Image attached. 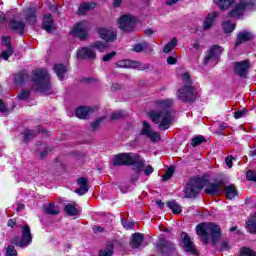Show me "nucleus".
<instances>
[{
  "label": "nucleus",
  "mask_w": 256,
  "mask_h": 256,
  "mask_svg": "<svg viewBox=\"0 0 256 256\" xmlns=\"http://www.w3.org/2000/svg\"><path fill=\"white\" fill-rule=\"evenodd\" d=\"M175 101L173 99L159 100L156 102V107L159 110H153L149 113V117L153 123L158 125L161 131L169 129L175 121V112L171 110Z\"/></svg>",
  "instance_id": "obj_1"
},
{
  "label": "nucleus",
  "mask_w": 256,
  "mask_h": 256,
  "mask_svg": "<svg viewBox=\"0 0 256 256\" xmlns=\"http://www.w3.org/2000/svg\"><path fill=\"white\" fill-rule=\"evenodd\" d=\"M113 165H133L135 168L131 181L135 182L139 179V175H141V171L145 167V160L137 153H122L114 157Z\"/></svg>",
  "instance_id": "obj_2"
},
{
  "label": "nucleus",
  "mask_w": 256,
  "mask_h": 256,
  "mask_svg": "<svg viewBox=\"0 0 256 256\" xmlns=\"http://www.w3.org/2000/svg\"><path fill=\"white\" fill-rule=\"evenodd\" d=\"M181 81L183 86L176 92L177 99L183 103H193L197 99V90L193 87V81H191L189 72L181 74Z\"/></svg>",
  "instance_id": "obj_3"
},
{
  "label": "nucleus",
  "mask_w": 256,
  "mask_h": 256,
  "mask_svg": "<svg viewBox=\"0 0 256 256\" xmlns=\"http://www.w3.org/2000/svg\"><path fill=\"white\" fill-rule=\"evenodd\" d=\"M32 87L39 93H45V95H51V81L49 73L45 69H37L32 74Z\"/></svg>",
  "instance_id": "obj_4"
},
{
  "label": "nucleus",
  "mask_w": 256,
  "mask_h": 256,
  "mask_svg": "<svg viewBox=\"0 0 256 256\" xmlns=\"http://www.w3.org/2000/svg\"><path fill=\"white\" fill-rule=\"evenodd\" d=\"M196 233L201 237L203 243H209V238H212V245H217V241L221 238L219 226L214 223H201L196 226Z\"/></svg>",
  "instance_id": "obj_5"
},
{
  "label": "nucleus",
  "mask_w": 256,
  "mask_h": 256,
  "mask_svg": "<svg viewBox=\"0 0 256 256\" xmlns=\"http://www.w3.org/2000/svg\"><path fill=\"white\" fill-rule=\"evenodd\" d=\"M205 185V181L201 178H193L191 179L187 184L185 188V197L193 198L197 197L203 190V187Z\"/></svg>",
  "instance_id": "obj_6"
},
{
  "label": "nucleus",
  "mask_w": 256,
  "mask_h": 256,
  "mask_svg": "<svg viewBox=\"0 0 256 256\" xmlns=\"http://www.w3.org/2000/svg\"><path fill=\"white\" fill-rule=\"evenodd\" d=\"M223 53V48L219 45H214L208 51V54L204 58V65H210V67H215L221 59V54Z\"/></svg>",
  "instance_id": "obj_7"
},
{
  "label": "nucleus",
  "mask_w": 256,
  "mask_h": 256,
  "mask_svg": "<svg viewBox=\"0 0 256 256\" xmlns=\"http://www.w3.org/2000/svg\"><path fill=\"white\" fill-rule=\"evenodd\" d=\"M245 9H256V0H240V2L236 5L235 9L230 12V17H234V19H239Z\"/></svg>",
  "instance_id": "obj_8"
},
{
  "label": "nucleus",
  "mask_w": 256,
  "mask_h": 256,
  "mask_svg": "<svg viewBox=\"0 0 256 256\" xmlns=\"http://www.w3.org/2000/svg\"><path fill=\"white\" fill-rule=\"evenodd\" d=\"M116 66L119 67V69H137L138 71H147V69H151L149 64L129 59L118 61Z\"/></svg>",
  "instance_id": "obj_9"
},
{
  "label": "nucleus",
  "mask_w": 256,
  "mask_h": 256,
  "mask_svg": "<svg viewBox=\"0 0 256 256\" xmlns=\"http://www.w3.org/2000/svg\"><path fill=\"white\" fill-rule=\"evenodd\" d=\"M33 241V236L31 235V228L28 225L22 226V238L21 239H14L12 243L21 247L22 249L30 245Z\"/></svg>",
  "instance_id": "obj_10"
},
{
  "label": "nucleus",
  "mask_w": 256,
  "mask_h": 256,
  "mask_svg": "<svg viewBox=\"0 0 256 256\" xmlns=\"http://www.w3.org/2000/svg\"><path fill=\"white\" fill-rule=\"evenodd\" d=\"M137 23V18L131 14H126L118 19V27L121 31H133V27Z\"/></svg>",
  "instance_id": "obj_11"
},
{
  "label": "nucleus",
  "mask_w": 256,
  "mask_h": 256,
  "mask_svg": "<svg viewBox=\"0 0 256 256\" xmlns=\"http://www.w3.org/2000/svg\"><path fill=\"white\" fill-rule=\"evenodd\" d=\"M140 135H145V137H148V139H150L152 143H157V141H161V134L154 131L153 128H151V124H149L147 121L142 122V129Z\"/></svg>",
  "instance_id": "obj_12"
},
{
  "label": "nucleus",
  "mask_w": 256,
  "mask_h": 256,
  "mask_svg": "<svg viewBox=\"0 0 256 256\" xmlns=\"http://www.w3.org/2000/svg\"><path fill=\"white\" fill-rule=\"evenodd\" d=\"M91 29V25L87 21H82L76 24L71 33L74 37H78V39H87V31Z\"/></svg>",
  "instance_id": "obj_13"
},
{
  "label": "nucleus",
  "mask_w": 256,
  "mask_h": 256,
  "mask_svg": "<svg viewBox=\"0 0 256 256\" xmlns=\"http://www.w3.org/2000/svg\"><path fill=\"white\" fill-rule=\"evenodd\" d=\"M249 69H251L249 60H242L234 63V73L243 79H246Z\"/></svg>",
  "instance_id": "obj_14"
},
{
  "label": "nucleus",
  "mask_w": 256,
  "mask_h": 256,
  "mask_svg": "<svg viewBox=\"0 0 256 256\" xmlns=\"http://www.w3.org/2000/svg\"><path fill=\"white\" fill-rule=\"evenodd\" d=\"M98 35L101 37V39H104V41L113 43V41L117 39V30L113 28H99Z\"/></svg>",
  "instance_id": "obj_15"
},
{
  "label": "nucleus",
  "mask_w": 256,
  "mask_h": 256,
  "mask_svg": "<svg viewBox=\"0 0 256 256\" xmlns=\"http://www.w3.org/2000/svg\"><path fill=\"white\" fill-rule=\"evenodd\" d=\"M181 241L183 243L184 250L186 253H191V255H197V249H195V245L193 241H191V237L186 232L181 234Z\"/></svg>",
  "instance_id": "obj_16"
},
{
  "label": "nucleus",
  "mask_w": 256,
  "mask_h": 256,
  "mask_svg": "<svg viewBox=\"0 0 256 256\" xmlns=\"http://www.w3.org/2000/svg\"><path fill=\"white\" fill-rule=\"evenodd\" d=\"M2 45H4L6 47V50H4L1 54L2 59H4V61H7V59H9L11 57V55H13V46H11V37L9 36H3L2 37Z\"/></svg>",
  "instance_id": "obj_17"
},
{
  "label": "nucleus",
  "mask_w": 256,
  "mask_h": 256,
  "mask_svg": "<svg viewBox=\"0 0 256 256\" xmlns=\"http://www.w3.org/2000/svg\"><path fill=\"white\" fill-rule=\"evenodd\" d=\"M77 57L78 59L93 60L97 58V53H95V50H93L92 47H83L78 50Z\"/></svg>",
  "instance_id": "obj_18"
},
{
  "label": "nucleus",
  "mask_w": 256,
  "mask_h": 256,
  "mask_svg": "<svg viewBox=\"0 0 256 256\" xmlns=\"http://www.w3.org/2000/svg\"><path fill=\"white\" fill-rule=\"evenodd\" d=\"M24 19L28 25H35L37 23V10L33 7L24 10Z\"/></svg>",
  "instance_id": "obj_19"
},
{
  "label": "nucleus",
  "mask_w": 256,
  "mask_h": 256,
  "mask_svg": "<svg viewBox=\"0 0 256 256\" xmlns=\"http://www.w3.org/2000/svg\"><path fill=\"white\" fill-rule=\"evenodd\" d=\"M251 39H253V33L246 30L241 31L237 35L235 47H239V45L247 43V41H251Z\"/></svg>",
  "instance_id": "obj_20"
},
{
  "label": "nucleus",
  "mask_w": 256,
  "mask_h": 256,
  "mask_svg": "<svg viewBox=\"0 0 256 256\" xmlns=\"http://www.w3.org/2000/svg\"><path fill=\"white\" fill-rule=\"evenodd\" d=\"M9 27L14 33L22 34L25 31V22L12 18L9 23Z\"/></svg>",
  "instance_id": "obj_21"
},
{
  "label": "nucleus",
  "mask_w": 256,
  "mask_h": 256,
  "mask_svg": "<svg viewBox=\"0 0 256 256\" xmlns=\"http://www.w3.org/2000/svg\"><path fill=\"white\" fill-rule=\"evenodd\" d=\"M89 181L87 178H79L77 180V184L79 185V188L76 189L74 192L77 193V195H85L89 191Z\"/></svg>",
  "instance_id": "obj_22"
},
{
  "label": "nucleus",
  "mask_w": 256,
  "mask_h": 256,
  "mask_svg": "<svg viewBox=\"0 0 256 256\" xmlns=\"http://www.w3.org/2000/svg\"><path fill=\"white\" fill-rule=\"evenodd\" d=\"M93 111V108L89 106H80L76 109V116L78 119H87V116L91 115Z\"/></svg>",
  "instance_id": "obj_23"
},
{
  "label": "nucleus",
  "mask_w": 256,
  "mask_h": 256,
  "mask_svg": "<svg viewBox=\"0 0 256 256\" xmlns=\"http://www.w3.org/2000/svg\"><path fill=\"white\" fill-rule=\"evenodd\" d=\"M64 211L67 213V215H69L70 217H75V215H79L81 213V211L79 210V208L77 207V203L72 202L70 204H67L64 207Z\"/></svg>",
  "instance_id": "obj_24"
},
{
  "label": "nucleus",
  "mask_w": 256,
  "mask_h": 256,
  "mask_svg": "<svg viewBox=\"0 0 256 256\" xmlns=\"http://www.w3.org/2000/svg\"><path fill=\"white\" fill-rule=\"evenodd\" d=\"M221 191V184L210 182L206 185L205 192L207 195H217Z\"/></svg>",
  "instance_id": "obj_25"
},
{
  "label": "nucleus",
  "mask_w": 256,
  "mask_h": 256,
  "mask_svg": "<svg viewBox=\"0 0 256 256\" xmlns=\"http://www.w3.org/2000/svg\"><path fill=\"white\" fill-rule=\"evenodd\" d=\"M218 16H219V13L217 12H212L208 14L206 19L204 20L203 28L211 29V27H213V23H215V19H217Z\"/></svg>",
  "instance_id": "obj_26"
},
{
  "label": "nucleus",
  "mask_w": 256,
  "mask_h": 256,
  "mask_svg": "<svg viewBox=\"0 0 256 256\" xmlns=\"http://www.w3.org/2000/svg\"><path fill=\"white\" fill-rule=\"evenodd\" d=\"M53 25V17L51 16V14H46L44 16L42 28L44 29V31H47V33H51V31H53Z\"/></svg>",
  "instance_id": "obj_27"
},
{
  "label": "nucleus",
  "mask_w": 256,
  "mask_h": 256,
  "mask_svg": "<svg viewBox=\"0 0 256 256\" xmlns=\"http://www.w3.org/2000/svg\"><path fill=\"white\" fill-rule=\"evenodd\" d=\"M54 72L56 73L58 79L63 81V79H65V74L67 73V67H65L63 64H56L54 66Z\"/></svg>",
  "instance_id": "obj_28"
},
{
  "label": "nucleus",
  "mask_w": 256,
  "mask_h": 256,
  "mask_svg": "<svg viewBox=\"0 0 256 256\" xmlns=\"http://www.w3.org/2000/svg\"><path fill=\"white\" fill-rule=\"evenodd\" d=\"M143 243V234L135 233L132 236L131 247L133 249H139Z\"/></svg>",
  "instance_id": "obj_29"
},
{
  "label": "nucleus",
  "mask_w": 256,
  "mask_h": 256,
  "mask_svg": "<svg viewBox=\"0 0 256 256\" xmlns=\"http://www.w3.org/2000/svg\"><path fill=\"white\" fill-rule=\"evenodd\" d=\"M214 3L221 9V11H227V9L233 5L234 0H214Z\"/></svg>",
  "instance_id": "obj_30"
},
{
  "label": "nucleus",
  "mask_w": 256,
  "mask_h": 256,
  "mask_svg": "<svg viewBox=\"0 0 256 256\" xmlns=\"http://www.w3.org/2000/svg\"><path fill=\"white\" fill-rule=\"evenodd\" d=\"M224 192L226 194L227 199H235L237 197V189L235 188V185L231 184L229 186H226L224 189Z\"/></svg>",
  "instance_id": "obj_31"
},
{
  "label": "nucleus",
  "mask_w": 256,
  "mask_h": 256,
  "mask_svg": "<svg viewBox=\"0 0 256 256\" xmlns=\"http://www.w3.org/2000/svg\"><path fill=\"white\" fill-rule=\"evenodd\" d=\"M44 212L47 215H59V208L55 204L50 203L44 206Z\"/></svg>",
  "instance_id": "obj_32"
},
{
  "label": "nucleus",
  "mask_w": 256,
  "mask_h": 256,
  "mask_svg": "<svg viewBox=\"0 0 256 256\" xmlns=\"http://www.w3.org/2000/svg\"><path fill=\"white\" fill-rule=\"evenodd\" d=\"M177 43H179V41L174 37L170 42H168L164 46L163 52L164 53H171L173 51V49H175V47H177Z\"/></svg>",
  "instance_id": "obj_33"
},
{
  "label": "nucleus",
  "mask_w": 256,
  "mask_h": 256,
  "mask_svg": "<svg viewBox=\"0 0 256 256\" xmlns=\"http://www.w3.org/2000/svg\"><path fill=\"white\" fill-rule=\"evenodd\" d=\"M27 79H29V75H27V73H19L14 77L16 85H23Z\"/></svg>",
  "instance_id": "obj_34"
},
{
  "label": "nucleus",
  "mask_w": 256,
  "mask_h": 256,
  "mask_svg": "<svg viewBox=\"0 0 256 256\" xmlns=\"http://www.w3.org/2000/svg\"><path fill=\"white\" fill-rule=\"evenodd\" d=\"M167 207H169L172 213H175L176 215H179V213H181V206L175 201L168 202Z\"/></svg>",
  "instance_id": "obj_35"
},
{
  "label": "nucleus",
  "mask_w": 256,
  "mask_h": 256,
  "mask_svg": "<svg viewBox=\"0 0 256 256\" xmlns=\"http://www.w3.org/2000/svg\"><path fill=\"white\" fill-rule=\"evenodd\" d=\"M37 153H39L41 159H43V157H45V155H47V153H49V151H51V149H49L47 147V145L40 143L39 147L36 149Z\"/></svg>",
  "instance_id": "obj_36"
},
{
  "label": "nucleus",
  "mask_w": 256,
  "mask_h": 256,
  "mask_svg": "<svg viewBox=\"0 0 256 256\" xmlns=\"http://www.w3.org/2000/svg\"><path fill=\"white\" fill-rule=\"evenodd\" d=\"M247 229L249 233H256V213L250 220H248Z\"/></svg>",
  "instance_id": "obj_37"
},
{
  "label": "nucleus",
  "mask_w": 256,
  "mask_h": 256,
  "mask_svg": "<svg viewBox=\"0 0 256 256\" xmlns=\"http://www.w3.org/2000/svg\"><path fill=\"white\" fill-rule=\"evenodd\" d=\"M93 7H95V4L84 3V4L80 5V7L78 9V13H79V15H84L86 11H91V9H93Z\"/></svg>",
  "instance_id": "obj_38"
},
{
  "label": "nucleus",
  "mask_w": 256,
  "mask_h": 256,
  "mask_svg": "<svg viewBox=\"0 0 256 256\" xmlns=\"http://www.w3.org/2000/svg\"><path fill=\"white\" fill-rule=\"evenodd\" d=\"M114 246L112 243H108L106 249L100 251V256H111L113 255Z\"/></svg>",
  "instance_id": "obj_39"
},
{
  "label": "nucleus",
  "mask_w": 256,
  "mask_h": 256,
  "mask_svg": "<svg viewBox=\"0 0 256 256\" xmlns=\"http://www.w3.org/2000/svg\"><path fill=\"white\" fill-rule=\"evenodd\" d=\"M222 27L226 33H233V31H235V24L229 21L223 22Z\"/></svg>",
  "instance_id": "obj_40"
},
{
  "label": "nucleus",
  "mask_w": 256,
  "mask_h": 256,
  "mask_svg": "<svg viewBox=\"0 0 256 256\" xmlns=\"http://www.w3.org/2000/svg\"><path fill=\"white\" fill-rule=\"evenodd\" d=\"M91 47L92 49H97V51H105V49H107V44L100 41H96L91 44Z\"/></svg>",
  "instance_id": "obj_41"
},
{
  "label": "nucleus",
  "mask_w": 256,
  "mask_h": 256,
  "mask_svg": "<svg viewBox=\"0 0 256 256\" xmlns=\"http://www.w3.org/2000/svg\"><path fill=\"white\" fill-rule=\"evenodd\" d=\"M147 47H149V44L147 42H142L134 45L133 51H135V53H141V51H145Z\"/></svg>",
  "instance_id": "obj_42"
},
{
  "label": "nucleus",
  "mask_w": 256,
  "mask_h": 256,
  "mask_svg": "<svg viewBox=\"0 0 256 256\" xmlns=\"http://www.w3.org/2000/svg\"><path fill=\"white\" fill-rule=\"evenodd\" d=\"M239 256H256V252L248 247H244L240 250Z\"/></svg>",
  "instance_id": "obj_43"
},
{
  "label": "nucleus",
  "mask_w": 256,
  "mask_h": 256,
  "mask_svg": "<svg viewBox=\"0 0 256 256\" xmlns=\"http://www.w3.org/2000/svg\"><path fill=\"white\" fill-rule=\"evenodd\" d=\"M207 141L205 137L203 136H196L192 139L191 145L192 147H198V145H201L202 143H205Z\"/></svg>",
  "instance_id": "obj_44"
},
{
  "label": "nucleus",
  "mask_w": 256,
  "mask_h": 256,
  "mask_svg": "<svg viewBox=\"0 0 256 256\" xmlns=\"http://www.w3.org/2000/svg\"><path fill=\"white\" fill-rule=\"evenodd\" d=\"M30 95L31 92L29 90H23L18 94L17 99H19L20 101H27Z\"/></svg>",
  "instance_id": "obj_45"
},
{
  "label": "nucleus",
  "mask_w": 256,
  "mask_h": 256,
  "mask_svg": "<svg viewBox=\"0 0 256 256\" xmlns=\"http://www.w3.org/2000/svg\"><path fill=\"white\" fill-rule=\"evenodd\" d=\"M126 115H127V112H125V111H117V112L112 113L111 119L113 121H117V119H123V117H125Z\"/></svg>",
  "instance_id": "obj_46"
},
{
  "label": "nucleus",
  "mask_w": 256,
  "mask_h": 256,
  "mask_svg": "<svg viewBox=\"0 0 256 256\" xmlns=\"http://www.w3.org/2000/svg\"><path fill=\"white\" fill-rule=\"evenodd\" d=\"M175 173V168L174 167H170L167 169L165 175L162 178V181H169V179L171 177H173V174Z\"/></svg>",
  "instance_id": "obj_47"
},
{
  "label": "nucleus",
  "mask_w": 256,
  "mask_h": 256,
  "mask_svg": "<svg viewBox=\"0 0 256 256\" xmlns=\"http://www.w3.org/2000/svg\"><path fill=\"white\" fill-rule=\"evenodd\" d=\"M5 256H17V250L15 249V246L8 245V247L6 248Z\"/></svg>",
  "instance_id": "obj_48"
},
{
  "label": "nucleus",
  "mask_w": 256,
  "mask_h": 256,
  "mask_svg": "<svg viewBox=\"0 0 256 256\" xmlns=\"http://www.w3.org/2000/svg\"><path fill=\"white\" fill-rule=\"evenodd\" d=\"M104 120H105V117H100V118L96 119V121H94L91 124L92 130L95 131L96 129H99V125H101V123H103Z\"/></svg>",
  "instance_id": "obj_49"
},
{
  "label": "nucleus",
  "mask_w": 256,
  "mask_h": 256,
  "mask_svg": "<svg viewBox=\"0 0 256 256\" xmlns=\"http://www.w3.org/2000/svg\"><path fill=\"white\" fill-rule=\"evenodd\" d=\"M36 133L33 130H26L24 131V141H29V139H33Z\"/></svg>",
  "instance_id": "obj_50"
},
{
  "label": "nucleus",
  "mask_w": 256,
  "mask_h": 256,
  "mask_svg": "<svg viewBox=\"0 0 256 256\" xmlns=\"http://www.w3.org/2000/svg\"><path fill=\"white\" fill-rule=\"evenodd\" d=\"M246 179L248 181H256V171L249 170L246 174Z\"/></svg>",
  "instance_id": "obj_51"
},
{
  "label": "nucleus",
  "mask_w": 256,
  "mask_h": 256,
  "mask_svg": "<svg viewBox=\"0 0 256 256\" xmlns=\"http://www.w3.org/2000/svg\"><path fill=\"white\" fill-rule=\"evenodd\" d=\"M122 225L124 229H133V227H135V222L122 220Z\"/></svg>",
  "instance_id": "obj_52"
},
{
  "label": "nucleus",
  "mask_w": 256,
  "mask_h": 256,
  "mask_svg": "<svg viewBox=\"0 0 256 256\" xmlns=\"http://www.w3.org/2000/svg\"><path fill=\"white\" fill-rule=\"evenodd\" d=\"M245 115H247V111L245 109L240 110V111H236L234 113L235 119H241V118L245 117Z\"/></svg>",
  "instance_id": "obj_53"
},
{
  "label": "nucleus",
  "mask_w": 256,
  "mask_h": 256,
  "mask_svg": "<svg viewBox=\"0 0 256 256\" xmlns=\"http://www.w3.org/2000/svg\"><path fill=\"white\" fill-rule=\"evenodd\" d=\"M220 249L221 251H229V249H231V247L229 246V241H222V243L220 244Z\"/></svg>",
  "instance_id": "obj_54"
},
{
  "label": "nucleus",
  "mask_w": 256,
  "mask_h": 256,
  "mask_svg": "<svg viewBox=\"0 0 256 256\" xmlns=\"http://www.w3.org/2000/svg\"><path fill=\"white\" fill-rule=\"evenodd\" d=\"M114 55H116L115 52H111L109 54H106L104 57H103V61L104 62H108V61H111L114 57Z\"/></svg>",
  "instance_id": "obj_55"
},
{
  "label": "nucleus",
  "mask_w": 256,
  "mask_h": 256,
  "mask_svg": "<svg viewBox=\"0 0 256 256\" xmlns=\"http://www.w3.org/2000/svg\"><path fill=\"white\" fill-rule=\"evenodd\" d=\"M7 106L3 103V100L0 99V113H7Z\"/></svg>",
  "instance_id": "obj_56"
},
{
  "label": "nucleus",
  "mask_w": 256,
  "mask_h": 256,
  "mask_svg": "<svg viewBox=\"0 0 256 256\" xmlns=\"http://www.w3.org/2000/svg\"><path fill=\"white\" fill-rule=\"evenodd\" d=\"M151 173H153V166H151V165L146 166V168L144 170V174L149 176V175H151Z\"/></svg>",
  "instance_id": "obj_57"
},
{
  "label": "nucleus",
  "mask_w": 256,
  "mask_h": 256,
  "mask_svg": "<svg viewBox=\"0 0 256 256\" xmlns=\"http://www.w3.org/2000/svg\"><path fill=\"white\" fill-rule=\"evenodd\" d=\"M167 63H168V65H175V63H177V58H175L173 56H169L167 58Z\"/></svg>",
  "instance_id": "obj_58"
},
{
  "label": "nucleus",
  "mask_w": 256,
  "mask_h": 256,
  "mask_svg": "<svg viewBox=\"0 0 256 256\" xmlns=\"http://www.w3.org/2000/svg\"><path fill=\"white\" fill-rule=\"evenodd\" d=\"M225 163H226L227 167H229V169H231L233 167V157H227L225 160Z\"/></svg>",
  "instance_id": "obj_59"
},
{
  "label": "nucleus",
  "mask_w": 256,
  "mask_h": 256,
  "mask_svg": "<svg viewBox=\"0 0 256 256\" xmlns=\"http://www.w3.org/2000/svg\"><path fill=\"white\" fill-rule=\"evenodd\" d=\"M93 231L94 233H103L104 229L101 226H94Z\"/></svg>",
  "instance_id": "obj_60"
},
{
  "label": "nucleus",
  "mask_w": 256,
  "mask_h": 256,
  "mask_svg": "<svg viewBox=\"0 0 256 256\" xmlns=\"http://www.w3.org/2000/svg\"><path fill=\"white\" fill-rule=\"evenodd\" d=\"M155 33V31H153V29H146L144 31V35H147L148 37H151V35H153Z\"/></svg>",
  "instance_id": "obj_61"
},
{
  "label": "nucleus",
  "mask_w": 256,
  "mask_h": 256,
  "mask_svg": "<svg viewBox=\"0 0 256 256\" xmlns=\"http://www.w3.org/2000/svg\"><path fill=\"white\" fill-rule=\"evenodd\" d=\"M193 47L196 51H201V44L199 42H194Z\"/></svg>",
  "instance_id": "obj_62"
},
{
  "label": "nucleus",
  "mask_w": 256,
  "mask_h": 256,
  "mask_svg": "<svg viewBox=\"0 0 256 256\" xmlns=\"http://www.w3.org/2000/svg\"><path fill=\"white\" fill-rule=\"evenodd\" d=\"M175 3H179V0H167L166 5H175Z\"/></svg>",
  "instance_id": "obj_63"
},
{
  "label": "nucleus",
  "mask_w": 256,
  "mask_h": 256,
  "mask_svg": "<svg viewBox=\"0 0 256 256\" xmlns=\"http://www.w3.org/2000/svg\"><path fill=\"white\" fill-rule=\"evenodd\" d=\"M7 225H8V227H15V220H13V219L8 220Z\"/></svg>",
  "instance_id": "obj_64"
}]
</instances>
